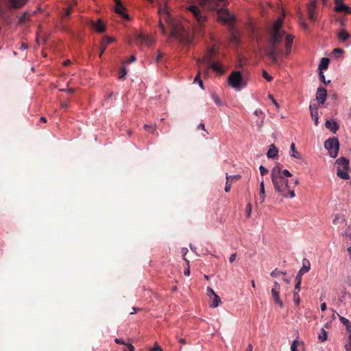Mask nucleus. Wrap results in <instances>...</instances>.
Returning a JSON list of instances; mask_svg holds the SVG:
<instances>
[{"mask_svg":"<svg viewBox=\"0 0 351 351\" xmlns=\"http://www.w3.org/2000/svg\"><path fill=\"white\" fill-rule=\"evenodd\" d=\"M284 38L285 40V55L288 56L291 53L293 36L287 34L282 29V19L280 18L274 23L268 40L267 55L274 64L278 62V56L282 53L280 45Z\"/></svg>","mask_w":351,"mask_h":351,"instance_id":"nucleus-1","label":"nucleus"},{"mask_svg":"<svg viewBox=\"0 0 351 351\" xmlns=\"http://www.w3.org/2000/svg\"><path fill=\"white\" fill-rule=\"evenodd\" d=\"M271 180L275 193L283 198H294L295 197V186L299 184V180L293 179V186L289 183V178L293 175L287 169H282L278 166L274 167L271 171Z\"/></svg>","mask_w":351,"mask_h":351,"instance_id":"nucleus-2","label":"nucleus"},{"mask_svg":"<svg viewBox=\"0 0 351 351\" xmlns=\"http://www.w3.org/2000/svg\"><path fill=\"white\" fill-rule=\"evenodd\" d=\"M168 24L171 27L170 37L176 38L180 42H190V32L189 27L184 26V25L179 21L171 20Z\"/></svg>","mask_w":351,"mask_h":351,"instance_id":"nucleus-3","label":"nucleus"},{"mask_svg":"<svg viewBox=\"0 0 351 351\" xmlns=\"http://www.w3.org/2000/svg\"><path fill=\"white\" fill-rule=\"evenodd\" d=\"M228 84L236 90H240L246 86V82L243 78L241 73L238 71H232L228 78Z\"/></svg>","mask_w":351,"mask_h":351,"instance_id":"nucleus-4","label":"nucleus"},{"mask_svg":"<svg viewBox=\"0 0 351 351\" xmlns=\"http://www.w3.org/2000/svg\"><path fill=\"white\" fill-rule=\"evenodd\" d=\"M336 164L337 165V176L343 180H348L350 177L349 160L346 158L341 157L336 160Z\"/></svg>","mask_w":351,"mask_h":351,"instance_id":"nucleus-5","label":"nucleus"},{"mask_svg":"<svg viewBox=\"0 0 351 351\" xmlns=\"http://www.w3.org/2000/svg\"><path fill=\"white\" fill-rule=\"evenodd\" d=\"M29 0H0V16H4L5 11L3 8V3L5 7L9 10H19L26 5Z\"/></svg>","mask_w":351,"mask_h":351,"instance_id":"nucleus-6","label":"nucleus"},{"mask_svg":"<svg viewBox=\"0 0 351 351\" xmlns=\"http://www.w3.org/2000/svg\"><path fill=\"white\" fill-rule=\"evenodd\" d=\"M324 147L328 150V154L332 158H336L339 149V143L336 137L329 138L324 143Z\"/></svg>","mask_w":351,"mask_h":351,"instance_id":"nucleus-7","label":"nucleus"},{"mask_svg":"<svg viewBox=\"0 0 351 351\" xmlns=\"http://www.w3.org/2000/svg\"><path fill=\"white\" fill-rule=\"evenodd\" d=\"M186 10L195 19L199 25H202L206 20V15L200 11L196 5H191L186 7Z\"/></svg>","mask_w":351,"mask_h":351,"instance_id":"nucleus-8","label":"nucleus"},{"mask_svg":"<svg viewBox=\"0 0 351 351\" xmlns=\"http://www.w3.org/2000/svg\"><path fill=\"white\" fill-rule=\"evenodd\" d=\"M135 42L138 45H145L147 47H151L155 43L152 36L145 35L143 33H136Z\"/></svg>","mask_w":351,"mask_h":351,"instance_id":"nucleus-9","label":"nucleus"},{"mask_svg":"<svg viewBox=\"0 0 351 351\" xmlns=\"http://www.w3.org/2000/svg\"><path fill=\"white\" fill-rule=\"evenodd\" d=\"M202 5H207L211 10H217L219 6H226L228 4V0H199Z\"/></svg>","mask_w":351,"mask_h":351,"instance_id":"nucleus-10","label":"nucleus"},{"mask_svg":"<svg viewBox=\"0 0 351 351\" xmlns=\"http://www.w3.org/2000/svg\"><path fill=\"white\" fill-rule=\"evenodd\" d=\"M280 287L279 283L275 282L274 287L271 290V293L274 302L276 304H278L280 308H283L284 304L282 300L280 298Z\"/></svg>","mask_w":351,"mask_h":351,"instance_id":"nucleus-11","label":"nucleus"},{"mask_svg":"<svg viewBox=\"0 0 351 351\" xmlns=\"http://www.w3.org/2000/svg\"><path fill=\"white\" fill-rule=\"evenodd\" d=\"M218 20L223 23L233 21L235 19L234 16L227 9L221 8L217 11Z\"/></svg>","mask_w":351,"mask_h":351,"instance_id":"nucleus-12","label":"nucleus"},{"mask_svg":"<svg viewBox=\"0 0 351 351\" xmlns=\"http://www.w3.org/2000/svg\"><path fill=\"white\" fill-rule=\"evenodd\" d=\"M114 12L117 14H119L121 17H122L123 19L129 20L130 16L125 12V8L123 6L121 1L120 0H114Z\"/></svg>","mask_w":351,"mask_h":351,"instance_id":"nucleus-13","label":"nucleus"},{"mask_svg":"<svg viewBox=\"0 0 351 351\" xmlns=\"http://www.w3.org/2000/svg\"><path fill=\"white\" fill-rule=\"evenodd\" d=\"M90 27L98 33H103L106 30V25L100 19L91 21L90 22Z\"/></svg>","mask_w":351,"mask_h":351,"instance_id":"nucleus-14","label":"nucleus"},{"mask_svg":"<svg viewBox=\"0 0 351 351\" xmlns=\"http://www.w3.org/2000/svg\"><path fill=\"white\" fill-rule=\"evenodd\" d=\"M215 56V51L214 48L212 47L208 49V51L205 54V56L203 58H202V59L198 58L197 60V64L199 66L200 64L202 62H206V63L208 64L212 62V59L213 58V57Z\"/></svg>","mask_w":351,"mask_h":351,"instance_id":"nucleus-15","label":"nucleus"},{"mask_svg":"<svg viewBox=\"0 0 351 351\" xmlns=\"http://www.w3.org/2000/svg\"><path fill=\"white\" fill-rule=\"evenodd\" d=\"M327 97V90L322 87H319L316 92V100L319 105H323L325 103Z\"/></svg>","mask_w":351,"mask_h":351,"instance_id":"nucleus-16","label":"nucleus"},{"mask_svg":"<svg viewBox=\"0 0 351 351\" xmlns=\"http://www.w3.org/2000/svg\"><path fill=\"white\" fill-rule=\"evenodd\" d=\"M317 7V0H313L307 5V12L308 18L312 20H315V9Z\"/></svg>","mask_w":351,"mask_h":351,"instance_id":"nucleus-17","label":"nucleus"},{"mask_svg":"<svg viewBox=\"0 0 351 351\" xmlns=\"http://www.w3.org/2000/svg\"><path fill=\"white\" fill-rule=\"evenodd\" d=\"M208 66L204 71V73L205 75L208 74L209 69H212L215 72L220 73V74L223 73V69H222V67L221 66V65L219 62H211L208 63Z\"/></svg>","mask_w":351,"mask_h":351,"instance_id":"nucleus-18","label":"nucleus"},{"mask_svg":"<svg viewBox=\"0 0 351 351\" xmlns=\"http://www.w3.org/2000/svg\"><path fill=\"white\" fill-rule=\"evenodd\" d=\"M265 199V184L264 180L262 179L260 183V192H259V197L256 201L255 204L257 205L258 204H263Z\"/></svg>","mask_w":351,"mask_h":351,"instance_id":"nucleus-19","label":"nucleus"},{"mask_svg":"<svg viewBox=\"0 0 351 351\" xmlns=\"http://www.w3.org/2000/svg\"><path fill=\"white\" fill-rule=\"evenodd\" d=\"M325 126L333 133H336V132L339 130V125L337 123L333 120H327L325 123Z\"/></svg>","mask_w":351,"mask_h":351,"instance_id":"nucleus-20","label":"nucleus"},{"mask_svg":"<svg viewBox=\"0 0 351 351\" xmlns=\"http://www.w3.org/2000/svg\"><path fill=\"white\" fill-rule=\"evenodd\" d=\"M290 155L294 158L302 160V154L298 151H297L295 145L293 143H292L290 145Z\"/></svg>","mask_w":351,"mask_h":351,"instance_id":"nucleus-21","label":"nucleus"},{"mask_svg":"<svg viewBox=\"0 0 351 351\" xmlns=\"http://www.w3.org/2000/svg\"><path fill=\"white\" fill-rule=\"evenodd\" d=\"M278 154V150L277 147L275 146V145L271 144L269 146V149L267 152V156L269 158H275Z\"/></svg>","mask_w":351,"mask_h":351,"instance_id":"nucleus-22","label":"nucleus"},{"mask_svg":"<svg viewBox=\"0 0 351 351\" xmlns=\"http://www.w3.org/2000/svg\"><path fill=\"white\" fill-rule=\"evenodd\" d=\"M336 12H345L346 13H351V8L341 3L339 5H337L335 7Z\"/></svg>","mask_w":351,"mask_h":351,"instance_id":"nucleus-23","label":"nucleus"},{"mask_svg":"<svg viewBox=\"0 0 351 351\" xmlns=\"http://www.w3.org/2000/svg\"><path fill=\"white\" fill-rule=\"evenodd\" d=\"M31 14L29 12H24L21 16L19 18L18 23L19 25H25L27 21L29 19Z\"/></svg>","mask_w":351,"mask_h":351,"instance_id":"nucleus-24","label":"nucleus"},{"mask_svg":"<svg viewBox=\"0 0 351 351\" xmlns=\"http://www.w3.org/2000/svg\"><path fill=\"white\" fill-rule=\"evenodd\" d=\"M109 43H110V37H108V36H105L101 40V42L100 44V53H99L100 57L101 56L103 52L105 51V49H106V47Z\"/></svg>","mask_w":351,"mask_h":351,"instance_id":"nucleus-25","label":"nucleus"},{"mask_svg":"<svg viewBox=\"0 0 351 351\" xmlns=\"http://www.w3.org/2000/svg\"><path fill=\"white\" fill-rule=\"evenodd\" d=\"M338 38L341 40L342 42H345L350 38V34L344 29H341L338 34H337Z\"/></svg>","mask_w":351,"mask_h":351,"instance_id":"nucleus-26","label":"nucleus"},{"mask_svg":"<svg viewBox=\"0 0 351 351\" xmlns=\"http://www.w3.org/2000/svg\"><path fill=\"white\" fill-rule=\"evenodd\" d=\"M309 108L311 110V117L314 120L315 125L317 126L318 125V120H319V115H318L317 110L316 108L313 110L311 105H310Z\"/></svg>","mask_w":351,"mask_h":351,"instance_id":"nucleus-27","label":"nucleus"},{"mask_svg":"<svg viewBox=\"0 0 351 351\" xmlns=\"http://www.w3.org/2000/svg\"><path fill=\"white\" fill-rule=\"evenodd\" d=\"M330 60L327 58H322L319 64V71H322L323 69H326L328 66Z\"/></svg>","mask_w":351,"mask_h":351,"instance_id":"nucleus-28","label":"nucleus"},{"mask_svg":"<svg viewBox=\"0 0 351 351\" xmlns=\"http://www.w3.org/2000/svg\"><path fill=\"white\" fill-rule=\"evenodd\" d=\"M213 300L212 302L210 303V307L216 308L221 303V299L218 295H215V296L212 297Z\"/></svg>","mask_w":351,"mask_h":351,"instance_id":"nucleus-29","label":"nucleus"},{"mask_svg":"<svg viewBox=\"0 0 351 351\" xmlns=\"http://www.w3.org/2000/svg\"><path fill=\"white\" fill-rule=\"evenodd\" d=\"M310 270V263L306 261V264L303 263L302 267L299 271V276H302L304 274L308 272Z\"/></svg>","mask_w":351,"mask_h":351,"instance_id":"nucleus-30","label":"nucleus"},{"mask_svg":"<svg viewBox=\"0 0 351 351\" xmlns=\"http://www.w3.org/2000/svg\"><path fill=\"white\" fill-rule=\"evenodd\" d=\"M114 341L118 343V344H123V345H126L128 348H129V351H134V347L130 344V343H126L123 340V339H119V338H116L114 339Z\"/></svg>","mask_w":351,"mask_h":351,"instance_id":"nucleus-31","label":"nucleus"},{"mask_svg":"<svg viewBox=\"0 0 351 351\" xmlns=\"http://www.w3.org/2000/svg\"><path fill=\"white\" fill-rule=\"evenodd\" d=\"M200 75H201L200 71H198L196 76L195 77L193 82L197 83L199 84V86L202 88V89H204L203 82L200 77Z\"/></svg>","mask_w":351,"mask_h":351,"instance_id":"nucleus-32","label":"nucleus"},{"mask_svg":"<svg viewBox=\"0 0 351 351\" xmlns=\"http://www.w3.org/2000/svg\"><path fill=\"white\" fill-rule=\"evenodd\" d=\"M271 276L274 278H278L280 276H285L286 275V273L284 271H281L278 270V269H275L274 271H272L270 274Z\"/></svg>","mask_w":351,"mask_h":351,"instance_id":"nucleus-33","label":"nucleus"},{"mask_svg":"<svg viewBox=\"0 0 351 351\" xmlns=\"http://www.w3.org/2000/svg\"><path fill=\"white\" fill-rule=\"evenodd\" d=\"M230 177L229 175L226 173V182L225 186V192L228 193L230 191L231 189V183L230 182Z\"/></svg>","mask_w":351,"mask_h":351,"instance_id":"nucleus-34","label":"nucleus"},{"mask_svg":"<svg viewBox=\"0 0 351 351\" xmlns=\"http://www.w3.org/2000/svg\"><path fill=\"white\" fill-rule=\"evenodd\" d=\"M327 332L324 328H322L321 330V333L319 335V340H321L322 342L325 341L327 339Z\"/></svg>","mask_w":351,"mask_h":351,"instance_id":"nucleus-35","label":"nucleus"},{"mask_svg":"<svg viewBox=\"0 0 351 351\" xmlns=\"http://www.w3.org/2000/svg\"><path fill=\"white\" fill-rule=\"evenodd\" d=\"M230 43L235 44V45H238L239 43V37L234 33L232 34L230 38Z\"/></svg>","mask_w":351,"mask_h":351,"instance_id":"nucleus-36","label":"nucleus"},{"mask_svg":"<svg viewBox=\"0 0 351 351\" xmlns=\"http://www.w3.org/2000/svg\"><path fill=\"white\" fill-rule=\"evenodd\" d=\"M245 212L247 217L250 218L252 215V204L250 203L247 204Z\"/></svg>","mask_w":351,"mask_h":351,"instance_id":"nucleus-37","label":"nucleus"},{"mask_svg":"<svg viewBox=\"0 0 351 351\" xmlns=\"http://www.w3.org/2000/svg\"><path fill=\"white\" fill-rule=\"evenodd\" d=\"M144 128L150 133H154L155 131L156 126V125H149L147 124L144 125Z\"/></svg>","mask_w":351,"mask_h":351,"instance_id":"nucleus-38","label":"nucleus"},{"mask_svg":"<svg viewBox=\"0 0 351 351\" xmlns=\"http://www.w3.org/2000/svg\"><path fill=\"white\" fill-rule=\"evenodd\" d=\"M206 293H207V295L210 298L212 299V297L215 296V295H216V293L214 291V290L210 288V287H207V289H206Z\"/></svg>","mask_w":351,"mask_h":351,"instance_id":"nucleus-39","label":"nucleus"},{"mask_svg":"<svg viewBox=\"0 0 351 351\" xmlns=\"http://www.w3.org/2000/svg\"><path fill=\"white\" fill-rule=\"evenodd\" d=\"M298 344V341L297 339L294 340L291 346V351H298L297 349Z\"/></svg>","mask_w":351,"mask_h":351,"instance_id":"nucleus-40","label":"nucleus"},{"mask_svg":"<svg viewBox=\"0 0 351 351\" xmlns=\"http://www.w3.org/2000/svg\"><path fill=\"white\" fill-rule=\"evenodd\" d=\"M263 77L268 82H271L273 77L269 75L265 70L263 71Z\"/></svg>","mask_w":351,"mask_h":351,"instance_id":"nucleus-41","label":"nucleus"},{"mask_svg":"<svg viewBox=\"0 0 351 351\" xmlns=\"http://www.w3.org/2000/svg\"><path fill=\"white\" fill-rule=\"evenodd\" d=\"M162 20H163L162 19L160 18V21H159V27L161 30V32L163 35H165L166 34V29H165V25L164 24L162 23Z\"/></svg>","mask_w":351,"mask_h":351,"instance_id":"nucleus-42","label":"nucleus"},{"mask_svg":"<svg viewBox=\"0 0 351 351\" xmlns=\"http://www.w3.org/2000/svg\"><path fill=\"white\" fill-rule=\"evenodd\" d=\"M345 349L346 351H351V332L348 337V343L345 346Z\"/></svg>","mask_w":351,"mask_h":351,"instance_id":"nucleus-43","label":"nucleus"},{"mask_svg":"<svg viewBox=\"0 0 351 351\" xmlns=\"http://www.w3.org/2000/svg\"><path fill=\"white\" fill-rule=\"evenodd\" d=\"M184 261L186 263L187 268L184 271V274L185 276H189L190 275V266H189V261L186 258H184Z\"/></svg>","mask_w":351,"mask_h":351,"instance_id":"nucleus-44","label":"nucleus"},{"mask_svg":"<svg viewBox=\"0 0 351 351\" xmlns=\"http://www.w3.org/2000/svg\"><path fill=\"white\" fill-rule=\"evenodd\" d=\"M269 99L272 101V103L274 104V106H276V108L279 110L280 109V106L279 104L277 103V101L275 100V99L274 98L273 95H269L268 96Z\"/></svg>","mask_w":351,"mask_h":351,"instance_id":"nucleus-45","label":"nucleus"},{"mask_svg":"<svg viewBox=\"0 0 351 351\" xmlns=\"http://www.w3.org/2000/svg\"><path fill=\"white\" fill-rule=\"evenodd\" d=\"M319 79L324 84H327L330 82V81H328V82H326V80H325V76L324 75V73L322 71H319Z\"/></svg>","mask_w":351,"mask_h":351,"instance_id":"nucleus-46","label":"nucleus"},{"mask_svg":"<svg viewBox=\"0 0 351 351\" xmlns=\"http://www.w3.org/2000/svg\"><path fill=\"white\" fill-rule=\"evenodd\" d=\"M259 170H260V173H261V176H264L268 173V170L265 167H264L263 165H261L259 167Z\"/></svg>","mask_w":351,"mask_h":351,"instance_id":"nucleus-47","label":"nucleus"},{"mask_svg":"<svg viewBox=\"0 0 351 351\" xmlns=\"http://www.w3.org/2000/svg\"><path fill=\"white\" fill-rule=\"evenodd\" d=\"M151 351H162V349L159 346L157 342H155L154 346L151 349Z\"/></svg>","mask_w":351,"mask_h":351,"instance_id":"nucleus-48","label":"nucleus"},{"mask_svg":"<svg viewBox=\"0 0 351 351\" xmlns=\"http://www.w3.org/2000/svg\"><path fill=\"white\" fill-rule=\"evenodd\" d=\"M213 100H214L215 103L217 106H221L222 105L221 100L219 99V98L217 96L213 95Z\"/></svg>","mask_w":351,"mask_h":351,"instance_id":"nucleus-49","label":"nucleus"},{"mask_svg":"<svg viewBox=\"0 0 351 351\" xmlns=\"http://www.w3.org/2000/svg\"><path fill=\"white\" fill-rule=\"evenodd\" d=\"M254 114L257 117H261V116L264 117V113L261 110H256L254 112Z\"/></svg>","mask_w":351,"mask_h":351,"instance_id":"nucleus-50","label":"nucleus"},{"mask_svg":"<svg viewBox=\"0 0 351 351\" xmlns=\"http://www.w3.org/2000/svg\"><path fill=\"white\" fill-rule=\"evenodd\" d=\"M294 301L297 304H299L300 298L297 293H294Z\"/></svg>","mask_w":351,"mask_h":351,"instance_id":"nucleus-51","label":"nucleus"},{"mask_svg":"<svg viewBox=\"0 0 351 351\" xmlns=\"http://www.w3.org/2000/svg\"><path fill=\"white\" fill-rule=\"evenodd\" d=\"M187 252H188V250H187V248H186V247H183V248L182 249V256H183V259H184V258H186V253H187Z\"/></svg>","mask_w":351,"mask_h":351,"instance_id":"nucleus-52","label":"nucleus"},{"mask_svg":"<svg viewBox=\"0 0 351 351\" xmlns=\"http://www.w3.org/2000/svg\"><path fill=\"white\" fill-rule=\"evenodd\" d=\"M236 257H237V254H232L230 258H229V261L230 263H233L235 259H236Z\"/></svg>","mask_w":351,"mask_h":351,"instance_id":"nucleus-53","label":"nucleus"},{"mask_svg":"<svg viewBox=\"0 0 351 351\" xmlns=\"http://www.w3.org/2000/svg\"><path fill=\"white\" fill-rule=\"evenodd\" d=\"M71 10H72V8H68L66 11H65V14H64V16H69L71 13Z\"/></svg>","mask_w":351,"mask_h":351,"instance_id":"nucleus-54","label":"nucleus"},{"mask_svg":"<svg viewBox=\"0 0 351 351\" xmlns=\"http://www.w3.org/2000/svg\"><path fill=\"white\" fill-rule=\"evenodd\" d=\"M230 179L231 180H239L241 178V176L237 174V175H234V176H230Z\"/></svg>","mask_w":351,"mask_h":351,"instance_id":"nucleus-55","label":"nucleus"},{"mask_svg":"<svg viewBox=\"0 0 351 351\" xmlns=\"http://www.w3.org/2000/svg\"><path fill=\"white\" fill-rule=\"evenodd\" d=\"M197 128L198 129H202L203 130H204L207 134H208V132L205 129V125L204 123H200L198 126H197Z\"/></svg>","mask_w":351,"mask_h":351,"instance_id":"nucleus-56","label":"nucleus"},{"mask_svg":"<svg viewBox=\"0 0 351 351\" xmlns=\"http://www.w3.org/2000/svg\"><path fill=\"white\" fill-rule=\"evenodd\" d=\"M126 75V70L125 68H123L122 69V71H121V75L119 76L120 78H122L125 75Z\"/></svg>","mask_w":351,"mask_h":351,"instance_id":"nucleus-57","label":"nucleus"},{"mask_svg":"<svg viewBox=\"0 0 351 351\" xmlns=\"http://www.w3.org/2000/svg\"><path fill=\"white\" fill-rule=\"evenodd\" d=\"M141 309L136 307L132 308V311L130 313L131 315L135 314L137 311H140Z\"/></svg>","mask_w":351,"mask_h":351,"instance_id":"nucleus-58","label":"nucleus"},{"mask_svg":"<svg viewBox=\"0 0 351 351\" xmlns=\"http://www.w3.org/2000/svg\"><path fill=\"white\" fill-rule=\"evenodd\" d=\"M320 308L322 311H324L326 309V304L322 303L321 304Z\"/></svg>","mask_w":351,"mask_h":351,"instance_id":"nucleus-59","label":"nucleus"},{"mask_svg":"<svg viewBox=\"0 0 351 351\" xmlns=\"http://www.w3.org/2000/svg\"><path fill=\"white\" fill-rule=\"evenodd\" d=\"M333 52L334 53H343V50L340 48H335L334 50H333Z\"/></svg>","mask_w":351,"mask_h":351,"instance_id":"nucleus-60","label":"nucleus"},{"mask_svg":"<svg viewBox=\"0 0 351 351\" xmlns=\"http://www.w3.org/2000/svg\"><path fill=\"white\" fill-rule=\"evenodd\" d=\"M301 277H302V276H299V274H298V276H296V282L297 283L301 284Z\"/></svg>","mask_w":351,"mask_h":351,"instance_id":"nucleus-61","label":"nucleus"},{"mask_svg":"<svg viewBox=\"0 0 351 351\" xmlns=\"http://www.w3.org/2000/svg\"><path fill=\"white\" fill-rule=\"evenodd\" d=\"M295 289L299 291L300 290V283H297L295 286Z\"/></svg>","mask_w":351,"mask_h":351,"instance_id":"nucleus-62","label":"nucleus"},{"mask_svg":"<svg viewBox=\"0 0 351 351\" xmlns=\"http://www.w3.org/2000/svg\"><path fill=\"white\" fill-rule=\"evenodd\" d=\"M253 347L252 344H249L247 346V350L245 351H252Z\"/></svg>","mask_w":351,"mask_h":351,"instance_id":"nucleus-63","label":"nucleus"},{"mask_svg":"<svg viewBox=\"0 0 351 351\" xmlns=\"http://www.w3.org/2000/svg\"><path fill=\"white\" fill-rule=\"evenodd\" d=\"M68 106H69V105H68V104H67V103H66V102H64V103H62V104H61V107H62V108H66Z\"/></svg>","mask_w":351,"mask_h":351,"instance_id":"nucleus-64","label":"nucleus"}]
</instances>
